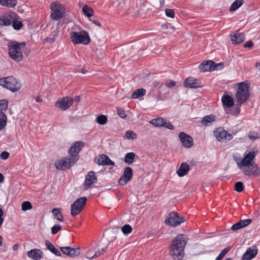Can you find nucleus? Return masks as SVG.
Listing matches in <instances>:
<instances>
[{
  "label": "nucleus",
  "mask_w": 260,
  "mask_h": 260,
  "mask_svg": "<svg viewBox=\"0 0 260 260\" xmlns=\"http://www.w3.org/2000/svg\"><path fill=\"white\" fill-rule=\"evenodd\" d=\"M117 114L121 118H125L126 116L125 111L122 109H118Z\"/></svg>",
  "instance_id": "5fc2aeb1"
},
{
  "label": "nucleus",
  "mask_w": 260,
  "mask_h": 260,
  "mask_svg": "<svg viewBox=\"0 0 260 260\" xmlns=\"http://www.w3.org/2000/svg\"><path fill=\"white\" fill-rule=\"evenodd\" d=\"M61 252L69 256L75 257L80 254V251L79 248L75 249L69 246L61 247Z\"/></svg>",
  "instance_id": "a211bd4d"
},
{
  "label": "nucleus",
  "mask_w": 260,
  "mask_h": 260,
  "mask_svg": "<svg viewBox=\"0 0 260 260\" xmlns=\"http://www.w3.org/2000/svg\"><path fill=\"white\" fill-rule=\"evenodd\" d=\"M96 122L100 124L104 125L107 122V117L104 115H100L96 118Z\"/></svg>",
  "instance_id": "58836bf2"
},
{
  "label": "nucleus",
  "mask_w": 260,
  "mask_h": 260,
  "mask_svg": "<svg viewBox=\"0 0 260 260\" xmlns=\"http://www.w3.org/2000/svg\"><path fill=\"white\" fill-rule=\"evenodd\" d=\"M146 90L144 88L138 89L133 92L131 95V98L134 99H138L144 95L146 93Z\"/></svg>",
  "instance_id": "c85d7f7f"
},
{
  "label": "nucleus",
  "mask_w": 260,
  "mask_h": 260,
  "mask_svg": "<svg viewBox=\"0 0 260 260\" xmlns=\"http://www.w3.org/2000/svg\"><path fill=\"white\" fill-rule=\"evenodd\" d=\"M71 41L74 44H82L87 45L90 43V39L86 31L82 32L73 31L71 33Z\"/></svg>",
  "instance_id": "423d86ee"
},
{
  "label": "nucleus",
  "mask_w": 260,
  "mask_h": 260,
  "mask_svg": "<svg viewBox=\"0 0 260 260\" xmlns=\"http://www.w3.org/2000/svg\"><path fill=\"white\" fill-rule=\"evenodd\" d=\"M163 121V118L161 117H158L155 119H153L150 121V123L154 125L156 127H160L162 126V123Z\"/></svg>",
  "instance_id": "4c0bfd02"
},
{
  "label": "nucleus",
  "mask_w": 260,
  "mask_h": 260,
  "mask_svg": "<svg viewBox=\"0 0 260 260\" xmlns=\"http://www.w3.org/2000/svg\"><path fill=\"white\" fill-rule=\"evenodd\" d=\"M229 250L230 248H225L223 249L219 254L218 256L216 258L215 260H221L224 255L229 251Z\"/></svg>",
  "instance_id": "a18cd8bd"
},
{
  "label": "nucleus",
  "mask_w": 260,
  "mask_h": 260,
  "mask_svg": "<svg viewBox=\"0 0 260 260\" xmlns=\"http://www.w3.org/2000/svg\"><path fill=\"white\" fill-rule=\"evenodd\" d=\"M255 156V152L252 151L247 153L243 158L234 157V160L236 162L238 168L245 175L258 176L259 175V168L253 162Z\"/></svg>",
  "instance_id": "f257e3e1"
},
{
  "label": "nucleus",
  "mask_w": 260,
  "mask_h": 260,
  "mask_svg": "<svg viewBox=\"0 0 260 260\" xmlns=\"http://www.w3.org/2000/svg\"><path fill=\"white\" fill-rule=\"evenodd\" d=\"M19 245L18 244H16L13 246V250L15 251L17 250L19 248Z\"/></svg>",
  "instance_id": "e2e57ef3"
},
{
  "label": "nucleus",
  "mask_w": 260,
  "mask_h": 260,
  "mask_svg": "<svg viewBox=\"0 0 260 260\" xmlns=\"http://www.w3.org/2000/svg\"><path fill=\"white\" fill-rule=\"evenodd\" d=\"M4 215V211L2 208H0V226L2 225L4 222V218L3 216Z\"/></svg>",
  "instance_id": "13d9d810"
},
{
  "label": "nucleus",
  "mask_w": 260,
  "mask_h": 260,
  "mask_svg": "<svg viewBox=\"0 0 260 260\" xmlns=\"http://www.w3.org/2000/svg\"><path fill=\"white\" fill-rule=\"evenodd\" d=\"M43 255V252L39 249H33L27 252V256L34 260L41 259Z\"/></svg>",
  "instance_id": "412c9836"
},
{
  "label": "nucleus",
  "mask_w": 260,
  "mask_h": 260,
  "mask_svg": "<svg viewBox=\"0 0 260 260\" xmlns=\"http://www.w3.org/2000/svg\"><path fill=\"white\" fill-rule=\"evenodd\" d=\"M178 137L182 145L186 148H190L193 145L192 138L184 132H180Z\"/></svg>",
  "instance_id": "dca6fc26"
},
{
  "label": "nucleus",
  "mask_w": 260,
  "mask_h": 260,
  "mask_svg": "<svg viewBox=\"0 0 260 260\" xmlns=\"http://www.w3.org/2000/svg\"><path fill=\"white\" fill-rule=\"evenodd\" d=\"M77 161V160L69 155L68 157L56 161L54 165L57 170H65L73 166Z\"/></svg>",
  "instance_id": "6e6552de"
},
{
  "label": "nucleus",
  "mask_w": 260,
  "mask_h": 260,
  "mask_svg": "<svg viewBox=\"0 0 260 260\" xmlns=\"http://www.w3.org/2000/svg\"><path fill=\"white\" fill-rule=\"evenodd\" d=\"M186 221L183 216H179L176 212H171L166 217L165 223L169 226H177Z\"/></svg>",
  "instance_id": "1a4fd4ad"
},
{
  "label": "nucleus",
  "mask_w": 260,
  "mask_h": 260,
  "mask_svg": "<svg viewBox=\"0 0 260 260\" xmlns=\"http://www.w3.org/2000/svg\"><path fill=\"white\" fill-rule=\"evenodd\" d=\"M73 99L69 96H65L58 100L55 103V106L61 110L68 109L73 104Z\"/></svg>",
  "instance_id": "ddd939ff"
},
{
  "label": "nucleus",
  "mask_w": 260,
  "mask_h": 260,
  "mask_svg": "<svg viewBox=\"0 0 260 260\" xmlns=\"http://www.w3.org/2000/svg\"><path fill=\"white\" fill-rule=\"evenodd\" d=\"M187 238L183 234H179L172 241L169 254L174 260H181L184 256V249Z\"/></svg>",
  "instance_id": "f03ea898"
},
{
  "label": "nucleus",
  "mask_w": 260,
  "mask_h": 260,
  "mask_svg": "<svg viewBox=\"0 0 260 260\" xmlns=\"http://www.w3.org/2000/svg\"><path fill=\"white\" fill-rule=\"evenodd\" d=\"M107 247L108 246H106L104 248H102L101 250H100L101 251V254L104 253L106 251V250L107 249Z\"/></svg>",
  "instance_id": "69168bd1"
},
{
  "label": "nucleus",
  "mask_w": 260,
  "mask_h": 260,
  "mask_svg": "<svg viewBox=\"0 0 260 260\" xmlns=\"http://www.w3.org/2000/svg\"><path fill=\"white\" fill-rule=\"evenodd\" d=\"M255 67L256 68L260 70V62H256L255 64Z\"/></svg>",
  "instance_id": "774afa93"
},
{
  "label": "nucleus",
  "mask_w": 260,
  "mask_h": 260,
  "mask_svg": "<svg viewBox=\"0 0 260 260\" xmlns=\"http://www.w3.org/2000/svg\"><path fill=\"white\" fill-rule=\"evenodd\" d=\"M8 101L7 100H0V113H4L7 110Z\"/></svg>",
  "instance_id": "c9c22d12"
},
{
  "label": "nucleus",
  "mask_w": 260,
  "mask_h": 260,
  "mask_svg": "<svg viewBox=\"0 0 260 260\" xmlns=\"http://www.w3.org/2000/svg\"><path fill=\"white\" fill-rule=\"evenodd\" d=\"M52 12L51 14L52 19L57 20L64 16L66 10L63 6L59 3H52L50 5Z\"/></svg>",
  "instance_id": "0eeeda50"
},
{
  "label": "nucleus",
  "mask_w": 260,
  "mask_h": 260,
  "mask_svg": "<svg viewBox=\"0 0 260 260\" xmlns=\"http://www.w3.org/2000/svg\"><path fill=\"white\" fill-rule=\"evenodd\" d=\"M215 121V116L213 115H206L202 118L201 123L204 126H210Z\"/></svg>",
  "instance_id": "bb28decb"
},
{
  "label": "nucleus",
  "mask_w": 260,
  "mask_h": 260,
  "mask_svg": "<svg viewBox=\"0 0 260 260\" xmlns=\"http://www.w3.org/2000/svg\"><path fill=\"white\" fill-rule=\"evenodd\" d=\"M166 15L170 18H174L175 13L172 9H167L165 11Z\"/></svg>",
  "instance_id": "3c124183"
},
{
  "label": "nucleus",
  "mask_w": 260,
  "mask_h": 260,
  "mask_svg": "<svg viewBox=\"0 0 260 260\" xmlns=\"http://www.w3.org/2000/svg\"><path fill=\"white\" fill-rule=\"evenodd\" d=\"M135 157V154L134 152H128L125 154L124 161L128 165H131L134 162Z\"/></svg>",
  "instance_id": "c756f323"
},
{
  "label": "nucleus",
  "mask_w": 260,
  "mask_h": 260,
  "mask_svg": "<svg viewBox=\"0 0 260 260\" xmlns=\"http://www.w3.org/2000/svg\"><path fill=\"white\" fill-rule=\"evenodd\" d=\"M243 3V0H236L231 5L230 8V11L233 12L240 8Z\"/></svg>",
  "instance_id": "72a5a7b5"
},
{
  "label": "nucleus",
  "mask_w": 260,
  "mask_h": 260,
  "mask_svg": "<svg viewBox=\"0 0 260 260\" xmlns=\"http://www.w3.org/2000/svg\"><path fill=\"white\" fill-rule=\"evenodd\" d=\"M25 46L24 42L15 43L9 45V54L11 59L16 62H19L23 58L21 48Z\"/></svg>",
  "instance_id": "20e7f679"
},
{
  "label": "nucleus",
  "mask_w": 260,
  "mask_h": 260,
  "mask_svg": "<svg viewBox=\"0 0 260 260\" xmlns=\"http://www.w3.org/2000/svg\"><path fill=\"white\" fill-rule=\"evenodd\" d=\"M32 206L30 202L28 201H25L22 203L21 209L22 210L25 211L28 210L32 209Z\"/></svg>",
  "instance_id": "ea45409f"
},
{
  "label": "nucleus",
  "mask_w": 260,
  "mask_h": 260,
  "mask_svg": "<svg viewBox=\"0 0 260 260\" xmlns=\"http://www.w3.org/2000/svg\"><path fill=\"white\" fill-rule=\"evenodd\" d=\"M252 222V219H246L244 220H241L238 222L234 224L232 227L231 229L233 231H236L239 230L241 228H244L249 224H250Z\"/></svg>",
  "instance_id": "b1692460"
},
{
  "label": "nucleus",
  "mask_w": 260,
  "mask_h": 260,
  "mask_svg": "<svg viewBox=\"0 0 260 260\" xmlns=\"http://www.w3.org/2000/svg\"><path fill=\"white\" fill-rule=\"evenodd\" d=\"M17 4L16 0H0V5L9 8H12Z\"/></svg>",
  "instance_id": "2f4dec72"
},
{
  "label": "nucleus",
  "mask_w": 260,
  "mask_h": 260,
  "mask_svg": "<svg viewBox=\"0 0 260 260\" xmlns=\"http://www.w3.org/2000/svg\"><path fill=\"white\" fill-rule=\"evenodd\" d=\"M175 85V82L174 81H171L170 82H168L166 83V86L169 88H171L174 86Z\"/></svg>",
  "instance_id": "bf43d9fd"
},
{
  "label": "nucleus",
  "mask_w": 260,
  "mask_h": 260,
  "mask_svg": "<svg viewBox=\"0 0 260 260\" xmlns=\"http://www.w3.org/2000/svg\"><path fill=\"white\" fill-rule=\"evenodd\" d=\"M82 11L84 15L88 17H90L93 15V9L87 5H84L82 8Z\"/></svg>",
  "instance_id": "f704fd0d"
},
{
  "label": "nucleus",
  "mask_w": 260,
  "mask_h": 260,
  "mask_svg": "<svg viewBox=\"0 0 260 260\" xmlns=\"http://www.w3.org/2000/svg\"><path fill=\"white\" fill-rule=\"evenodd\" d=\"M7 117L5 113H0V130H2L6 125Z\"/></svg>",
  "instance_id": "e433bc0d"
},
{
  "label": "nucleus",
  "mask_w": 260,
  "mask_h": 260,
  "mask_svg": "<svg viewBox=\"0 0 260 260\" xmlns=\"http://www.w3.org/2000/svg\"><path fill=\"white\" fill-rule=\"evenodd\" d=\"M161 126L165 127L171 130L174 129V126H173V125L171 124L170 121L164 118Z\"/></svg>",
  "instance_id": "c03bdc74"
},
{
  "label": "nucleus",
  "mask_w": 260,
  "mask_h": 260,
  "mask_svg": "<svg viewBox=\"0 0 260 260\" xmlns=\"http://www.w3.org/2000/svg\"><path fill=\"white\" fill-rule=\"evenodd\" d=\"M91 21L92 22V23L93 24H94L95 25L98 26H101V24L100 23V22L98 21V20H91Z\"/></svg>",
  "instance_id": "052dcab7"
},
{
  "label": "nucleus",
  "mask_w": 260,
  "mask_h": 260,
  "mask_svg": "<svg viewBox=\"0 0 260 260\" xmlns=\"http://www.w3.org/2000/svg\"><path fill=\"white\" fill-rule=\"evenodd\" d=\"M52 213L53 215V216L57 220L62 221L63 218V216L61 213V211L60 209L58 208H54L52 210Z\"/></svg>",
  "instance_id": "473e14b6"
},
{
  "label": "nucleus",
  "mask_w": 260,
  "mask_h": 260,
  "mask_svg": "<svg viewBox=\"0 0 260 260\" xmlns=\"http://www.w3.org/2000/svg\"><path fill=\"white\" fill-rule=\"evenodd\" d=\"M94 162L98 165L114 166L115 163L105 154H101L96 157Z\"/></svg>",
  "instance_id": "f3484780"
},
{
  "label": "nucleus",
  "mask_w": 260,
  "mask_h": 260,
  "mask_svg": "<svg viewBox=\"0 0 260 260\" xmlns=\"http://www.w3.org/2000/svg\"><path fill=\"white\" fill-rule=\"evenodd\" d=\"M214 135L218 141L226 143L233 138L232 134L228 133L222 128L219 127L214 132Z\"/></svg>",
  "instance_id": "9b49d317"
},
{
  "label": "nucleus",
  "mask_w": 260,
  "mask_h": 260,
  "mask_svg": "<svg viewBox=\"0 0 260 260\" xmlns=\"http://www.w3.org/2000/svg\"><path fill=\"white\" fill-rule=\"evenodd\" d=\"M257 249L255 247H249L243 255L242 260H250L255 256Z\"/></svg>",
  "instance_id": "aec40b11"
},
{
  "label": "nucleus",
  "mask_w": 260,
  "mask_h": 260,
  "mask_svg": "<svg viewBox=\"0 0 260 260\" xmlns=\"http://www.w3.org/2000/svg\"><path fill=\"white\" fill-rule=\"evenodd\" d=\"M184 85L186 87L188 88H197L201 87L198 80L192 77L187 78L184 81Z\"/></svg>",
  "instance_id": "393cba45"
},
{
  "label": "nucleus",
  "mask_w": 260,
  "mask_h": 260,
  "mask_svg": "<svg viewBox=\"0 0 260 260\" xmlns=\"http://www.w3.org/2000/svg\"><path fill=\"white\" fill-rule=\"evenodd\" d=\"M223 66V63L221 62L219 63L215 64L213 65V71L217 70L222 68Z\"/></svg>",
  "instance_id": "864d4df0"
},
{
  "label": "nucleus",
  "mask_w": 260,
  "mask_h": 260,
  "mask_svg": "<svg viewBox=\"0 0 260 260\" xmlns=\"http://www.w3.org/2000/svg\"><path fill=\"white\" fill-rule=\"evenodd\" d=\"M230 38L232 43L235 45L241 43L245 40L244 34L238 30L236 31L233 35L231 34Z\"/></svg>",
  "instance_id": "6ab92c4d"
},
{
  "label": "nucleus",
  "mask_w": 260,
  "mask_h": 260,
  "mask_svg": "<svg viewBox=\"0 0 260 260\" xmlns=\"http://www.w3.org/2000/svg\"><path fill=\"white\" fill-rule=\"evenodd\" d=\"M46 245L48 249H49L52 253H54L57 256L61 255L60 251L57 249H56L50 242L49 241H46Z\"/></svg>",
  "instance_id": "7c9ffc66"
},
{
  "label": "nucleus",
  "mask_w": 260,
  "mask_h": 260,
  "mask_svg": "<svg viewBox=\"0 0 260 260\" xmlns=\"http://www.w3.org/2000/svg\"><path fill=\"white\" fill-rule=\"evenodd\" d=\"M101 254V251L100 250H98L97 251L95 252V254L93 256H90L89 254V253H87L86 254V258H87L88 259H92L94 257L99 256Z\"/></svg>",
  "instance_id": "603ef678"
},
{
  "label": "nucleus",
  "mask_w": 260,
  "mask_h": 260,
  "mask_svg": "<svg viewBox=\"0 0 260 260\" xmlns=\"http://www.w3.org/2000/svg\"><path fill=\"white\" fill-rule=\"evenodd\" d=\"M97 182V177L95 175L94 172L90 171L88 173L85 177V179L84 182V188L85 190H87L90 186Z\"/></svg>",
  "instance_id": "2eb2a0df"
},
{
  "label": "nucleus",
  "mask_w": 260,
  "mask_h": 260,
  "mask_svg": "<svg viewBox=\"0 0 260 260\" xmlns=\"http://www.w3.org/2000/svg\"><path fill=\"white\" fill-rule=\"evenodd\" d=\"M214 62L212 60L204 61L199 67L200 71L202 72L213 71Z\"/></svg>",
  "instance_id": "4be33fe9"
},
{
  "label": "nucleus",
  "mask_w": 260,
  "mask_h": 260,
  "mask_svg": "<svg viewBox=\"0 0 260 260\" xmlns=\"http://www.w3.org/2000/svg\"><path fill=\"white\" fill-rule=\"evenodd\" d=\"M0 86L9 89L13 92L17 91L21 87L20 83L12 76L0 78Z\"/></svg>",
  "instance_id": "39448f33"
},
{
  "label": "nucleus",
  "mask_w": 260,
  "mask_h": 260,
  "mask_svg": "<svg viewBox=\"0 0 260 260\" xmlns=\"http://www.w3.org/2000/svg\"><path fill=\"white\" fill-rule=\"evenodd\" d=\"M253 46V43L251 41H248L245 43L244 47L245 48H251Z\"/></svg>",
  "instance_id": "4d7b16f0"
},
{
  "label": "nucleus",
  "mask_w": 260,
  "mask_h": 260,
  "mask_svg": "<svg viewBox=\"0 0 260 260\" xmlns=\"http://www.w3.org/2000/svg\"><path fill=\"white\" fill-rule=\"evenodd\" d=\"M84 143L81 141H78L74 143L68 151L70 156L78 160L79 159V153L83 147Z\"/></svg>",
  "instance_id": "f8f14e48"
},
{
  "label": "nucleus",
  "mask_w": 260,
  "mask_h": 260,
  "mask_svg": "<svg viewBox=\"0 0 260 260\" xmlns=\"http://www.w3.org/2000/svg\"><path fill=\"white\" fill-rule=\"evenodd\" d=\"M133 176V170L130 167H126L124 169L123 174L118 180V183L121 185H125L131 180Z\"/></svg>",
  "instance_id": "4468645a"
},
{
  "label": "nucleus",
  "mask_w": 260,
  "mask_h": 260,
  "mask_svg": "<svg viewBox=\"0 0 260 260\" xmlns=\"http://www.w3.org/2000/svg\"><path fill=\"white\" fill-rule=\"evenodd\" d=\"M61 227L59 224H55L51 228V233L53 235L56 234L58 232L61 230Z\"/></svg>",
  "instance_id": "09e8293b"
},
{
  "label": "nucleus",
  "mask_w": 260,
  "mask_h": 260,
  "mask_svg": "<svg viewBox=\"0 0 260 260\" xmlns=\"http://www.w3.org/2000/svg\"><path fill=\"white\" fill-rule=\"evenodd\" d=\"M153 86L156 87H157L158 86H159L160 87L162 85V83H161L159 85V83L158 81H156L153 82Z\"/></svg>",
  "instance_id": "680f3d73"
},
{
  "label": "nucleus",
  "mask_w": 260,
  "mask_h": 260,
  "mask_svg": "<svg viewBox=\"0 0 260 260\" xmlns=\"http://www.w3.org/2000/svg\"><path fill=\"white\" fill-rule=\"evenodd\" d=\"M121 231L124 235H127L132 232V228L129 224H125L122 227Z\"/></svg>",
  "instance_id": "a19ab883"
},
{
  "label": "nucleus",
  "mask_w": 260,
  "mask_h": 260,
  "mask_svg": "<svg viewBox=\"0 0 260 260\" xmlns=\"http://www.w3.org/2000/svg\"><path fill=\"white\" fill-rule=\"evenodd\" d=\"M4 177L3 175L1 173H0V183H2L4 181Z\"/></svg>",
  "instance_id": "338daca9"
},
{
  "label": "nucleus",
  "mask_w": 260,
  "mask_h": 260,
  "mask_svg": "<svg viewBox=\"0 0 260 260\" xmlns=\"http://www.w3.org/2000/svg\"><path fill=\"white\" fill-rule=\"evenodd\" d=\"M250 95L248 85L244 82H240L238 84V88L235 94V100L237 103L233 112L236 115H238L240 112L241 105L245 102Z\"/></svg>",
  "instance_id": "7ed1b4c3"
},
{
  "label": "nucleus",
  "mask_w": 260,
  "mask_h": 260,
  "mask_svg": "<svg viewBox=\"0 0 260 260\" xmlns=\"http://www.w3.org/2000/svg\"><path fill=\"white\" fill-rule=\"evenodd\" d=\"M125 138L127 139L134 140L137 138L136 134L132 131H127L125 133Z\"/></svg>",
  "instance_id": "79ce46f5"
},
{
  "label": "nucleus",
  "mask_w": 260,
  "mask_h": 260,
  "mask_svg": "<svg viewBox=\"0 0 260 260\" xmlns=\"http://www.w3.org/2000/svg\"><path fill=\"white\" fill-rule=\"evenodd\" d=\"M86 200V197H81L71 205V214L72 216L77 215L82 211L85 205Z\"/></svg>",
  "instance_id": "9d476101"
},
{
  "label": "nucleus",
  "mask_w": 260,
  "mask_h": 260,
  "mask_svg": "<svg viewBox=\"0 0 260 260\" xmlns=\"http://www.w3.org/2000/svg\"><path fill=\"white\" fill-rule=\"evenodd\" d=\"M15 15V13L7 14L0 17V25L3 26H8L12 23L13 16Z\"/></svg>",
  "instance_id": "5701e85b"
},
{
  "label": "nucleus",
  "mask_w": 260,
  "mask_h": 260,
  "mask_svg": "<svg viewBox=\"0 0 260 260\" xmlns=\"http://www.w3.org/2000/svg\"><path fill=\"white\" fill-rule=\"evenodd\" d=\"M248 137L252 140L260 138V135L256 132H250L248 134Z\"/></svg>",
  "instance_id": "de8ad7c7"
},
{
  "label": "nucleus",
  "mask_w": 260,
  "mask_h": 260,
  "mask_svg": "<svg viewBox=\"0 0 260 260\" xmlns=\"http://www.w3.org/2000/svg\"><path fill=\"white\" fill-rule=\"evenodd\" d=\"M12 22L13 27L16 30L20 29L22 26V22L20 21H13L12 20Z\"/></svg>",
  "instance_id": "49530a36"
},
{
  "label": "nucleus",
  "mask_w": 260,
  "mask_h": 260,
  "mask_svg": "<svg viewBox=\"0 0 260 260\" xmlns=\"http://www.w3.org/2000/svg\"><path fill=\"white\" fill-rule=\"evenodd\" d=\"M80 96H76L75 97V99L74 100H73V102L74 101H75L76 102H80Z\"/></svg>",
  "instance_id": "0e129e2a"
},
{
  "label": "nucleus",
  "mask_w": 260,
  "mask_h": 260,
  "mask_svg": "<svg viewBox=\"0 0 260 260\" xmlns=\"http://www.w3.org/2000/svg\"><path fill=\"white\" fill-rule=\"evenodd\" d=\"M235 190L238 192H241L243 190L244 185L242 182H237L235 183L234 186Z\"/></svg>",
  "instance_id": "37998d69"
},
{
  "label": "nucleus",
  "mask_w": 260,
  "mask_h": 260,
  "mask_svg": "<svg viewBox=\"0 0 260 260\" xmlns=\"http://www.w3.org/2000/svg\"><path fill=\"white\" fill-rule=\"evenodd\" d=\"M221 101L223 105L228 108H230L234 105L233 99L229 95L223 96Z\"/></svg>",
  "instance_id": "cd10ccee"
},
{
  "label": "nucleus",
  "mask_w": 260,
  "mask_h": 260,
  "mask_svg": "<svg viewBox=\"0 0 260 260\" xmlns=\"http://www.w3.org/2000/svg\"><path fill=\"white\" fill-rule=\"evenodd\" d=\"M56 35H57L56 32H52V36H53V37L46 38L45 39L46 41L49 42L50 44L54 43L55 41Z\"/></svg>",
  "instance_id": "8fccbe9b"
},
{
  "label": "nucleus",
  "mask_w": 260,
  "mask_h": 260,
  "mask_svg": "<svg viewBox=\"0 0 260 260\" xmlns=\"http://www.w3.org/2000/svg\"><path fill=\"white\" fill-rule=\"evenodd\" d=\"M9 156V153L7 151H3L1 154V158L3 159H6Z\"/></svg>",
  "instance_id": "6e6d98bb"
},
{
  "label": "nucleus",
  "mask_w": 260,
  "mask_h": 260,
  "mask_svg": "<svg viewBox=\"0 0 260 260\" xmlns=\"http://www.w3.org/2000/svg\"><path fill=\"white\" fill-rule=\"evenodd\" d=\"M189 170V165L186 162H182L177 171L179 177H183L187 174Z\"/></svg>",
  "instance_id": "a878e982"
}]
</instances>
